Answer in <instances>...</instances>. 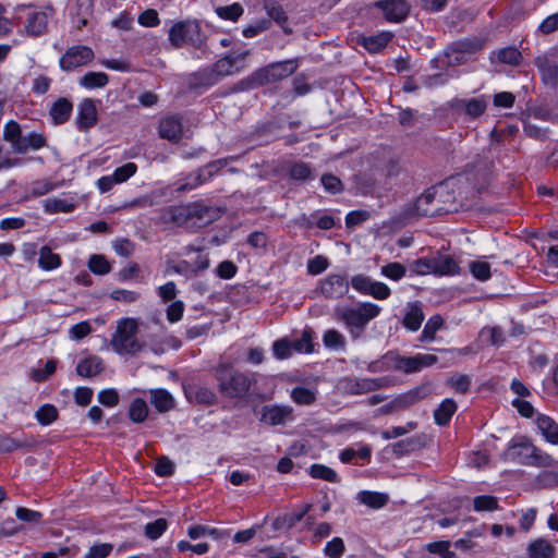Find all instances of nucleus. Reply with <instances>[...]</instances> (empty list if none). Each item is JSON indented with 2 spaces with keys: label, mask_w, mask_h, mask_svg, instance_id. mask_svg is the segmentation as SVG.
Wrapping results in <instances>:
<instances>
[{
  "label": "nucleus",
  "mask_w": 558,
  "mask_h": 558,
  "mask_svg": "<svg viewBox=\"0 0 558 558\" xmlns=\"http://www.w3.org/2000/svg\"><path fill=\"white\" fill-rule=\"evenodd\" d=\"M294 351L299 353H312L314 351L313 345V331L311 329L304 330L300 339L291 342Z\"/></svg>",
  "instance_id": "obj_43"
},
{
  "label": "nucleus",
  "mask_w": 558,
  "mask_h": 558,
  "mask_svg": "<svg viewBox=\"0 0 558 558\" xmlns=\"http://www.w3.org/2000/svg\"><path fill=\"white\" fill-rule=\"evenodd\" d=\"M487 105L488 98L485 95L470 99H458L456 101V108L463 109L465 114L472 119L482 116L486 111Z\"/></svg>",
  "instance_id": "obj_23"
},
{
  "label": "nucleus",
  "mask_w": 558,
  "mask_h": 558,
  "mask_svg": "<svg viewBox=\"0 0 558 558\" xmlns=\"http://www.w3.org/2000/svg\"><path fill=\"white\" fill-rule=\"evenodd\" d=\"M62 264L59 254L52 252L49 246H43L39 250L38 266L46 271L54 270Z\"/></svg>",
  "instance_id": "obj_34"
},
{
  "label": "nucleus",
  "mask_w": 558,
  "mask_h": 558,
  "mask_svg": "<svg viewBox=\"0 0 558 558\" xmlns=\"http://www.w3.org/2000/svg\"><path fill=\"white\" fill-rule=\"evenodd\" d=\"M437 361L436 355L423 353L413 356H401L395 352H388L383 357V364L387 369L400 371L404 374L421 372L423 368L436 364Z\"/></svg>",
  "instance_id": "obj_7"
},
{
  "label": "nucleus",
  "mask_w": 558,
  "mask_h": 558,
  "mask_svg": "<svg viewBox=\"0 0 558 558\" xmlns=\"http://www.w3.org/2000/svg\"><path fill=\"white\" fill-rule=\"evenodd\" d=\"M189 204L168 206L161 210L160 218L166 223H174L191 229Z\"/></svg>",
  "instance_id": "obj_19"
},
{
  "label": "nucleus",
  "mask_w": 558,
  "mask_h": 558,
  "mask_svg": "<svg viewBox=\"0 0 558 558\" xmlns=\"http://www.w3.org/2000/svg\"><path fill=\"white\" fill-rule=\"evenodd\" d=\"M216 13L223 20L235 22L243 14V8L239 3H232L230 5L217 8Z\"/></svg>",
  "instance_id": "obj_47"
},
{
  "label": "nucleus",
  "mask_w": 558,
  "mask_h": 558,
  "mask_svg": "<svg viewBox=\"0 0 558 558\" xmlns=\"http://www.w3.org/2000/svg\"><path fill=\"white\" fill-rule=\"evenodd\" d=\"M414 210L418 216H436L444 209L439 206L436 192L427 190L415 201Z\"/></svg>",
  "instance_id": "obj_20"
},
{
  "label": "nucleus",
  "mask_w": 558,
  "mask_h": 558,
  "mask_svg": "<svg viewBox=\"0 0 558 558\" xmlns=\"http://www.w3.org/2000/svg\"><path fill=\"white\" fill-rule=\"evenodd\" d=\"M535 65L546 81H555L558 76V50L553 49L535 58Z\"/></svg>",
  "instance_id": "obj_17"
},
{
  "label": "nucleus",
  "mask_w": 558,
  "mask_h": 558,
  "mask_svg": "<svg viewBox=\"0 0 558 558\" xmlns=\"http://www.w3.org/2000/svg\"><path fill=\"white\" fill-rule=\"evenodd\" d=\"M534 451L535 446L530 442H511L504 452V459L519 464L529 465L531 462V454Z\"/></svg>",
  "instance_id": "obj_18"
},
{
  "label": "nucleus",
  "mask_w": 558,
  "mask_h": 558,
  "mask_svg": "<svg viewBox=\"0 0 558 558\" xmlns=\"http://www.w3.org/2000/svg\"><path fill=\"white\" fill-rule=\"evenodd\" d=\"M536 427L547 442L558 445V424L551 417L538 414Z\"/></svg>",
  "instance_id": "obj_25"
},
{
  "label": "nucleus",
  "mask_w": 558,
  "mask_h": 558,
  "mask_svg": "<svg viewBox=\"0 0 558 558\" xmlns=\"http://www.w3.org/2000/svg\"><path fill=\"white\" fill-rule=\"evenodd\" d=\"M411 270L415 272L416 275H427V274H434V256L433 257H424L415 260L411 265Z\"/></svg>",
  "instance_id": "obj_58"
},
{
  "label": "nucleus",
  "mask_w": 558,
  "mask_h": 558,
  "mask_svg": "<svg viewBox=\"0 0 558 558\" xmlns=\"http://www.w3.org/2000/svg\"><path fill=\"white\" fill-rule=\"evenodd\" d=\"M405 267L403 265H401L400 263H389L385 266L381 267V275L391 279V280H395V281H398L400 280L401 278L404 277L405 275Z\"/></svg>",
  "instance_id": "obj_57"
},
{
  "label": "nucleus",
  "mask_w": 558,
  "mask_h": 558,
  "mask_svg": "<svg viewBox=\"0 0 558 558\" xmlns=\"http://www.w3.org/2000/svg\"><path fill=\"white\" fill-rule=\"evenodd\" d=\"M458 407L453 399L447 398L442 400L439 407L434 412V418L439 426L447 425L452 415L456 413Z\"/></svg>",
  "instance_id": "obj_32"
},
{
  "label": "nucleus",
  "mask_w": 558,
  "mask_h": 558,
  "mask_svg": "<svg viewBox=\"0 0 558 558\" xmlns=\"http://www.w3.org/2000/svg\"><path fill=\"white\" fill-rule=\"evenodd\" d=\"M357 500L372 509H380L388 504L389 497L384 493L363 490L357 494Z\"/></svg>",
  "instance_id": "obj_33"
},
{
  "label": "nucleus",
  "mask_w": 558,
  "mask_h": 558,
  "mask_svg": "<svg viewBox=\"0 0 558 558\" xmlns=\"http://www.w3.org/2000/svg\"><path fill=\"white\" fill-rule=\"evenodd\" d=\"M104 369L102 360L99 356H88L82 360L76 367V372L81 377L89 378L98 375Z\"/></svg>",
  "instance_id": "obj_30"
},
{
  "label": "nucleus",
  "mask_w": 558,
  "mask_h": 558,
  "mask_svg": "<svg viewBox=\"0 0 558 558\" xmlns=\"http://www.w3.org/2000/svg\"><path fill=\"white\" fill-rule=\"evenodd\" d=\"M97 122V108L94 100L84 99L77 110L76 126L80 131H86Z\"/></svg>",
  "instance_id": "obj_21"
},
{
  "label": "nucleus",
  "mask_w": 558,
  "mask_h": 558,
  "mask_svg": "<svg viewBox=\"0 0 558 558\" xmlns=\"http://www.w3.org/2000/svg\"><path fill=\"white\" fill-rule=\"evenodd\" d=\"M73 105L72 102L64 98H58L51 106L49 110V116L54 125H60L65 123L72 113Z\"/></svg>",
  "instance_id": "obj_24"
},
{
  "label": "nucleus",
  "mask_w": 558,
  "mask_h": 558,
  "mask_svg": "<svg viewBox=\"0 0 558 558\" xmlns=\"http://www.w3.org/2000/svg\"><path fill=\"white\" fill-rule=\"evenodd\" d=\"M274 354L277 359L283 360L291 356L293 348L287 339H280L274 342Z\"/></svg>",
  "instance_id": "obj_63"
},
{
  "label": "nucleus",
  "mask_w": 558,
  "mask_h": 558,
  "mask_svg": "<svg viewBox=\"0 0 558 558\" xmlns=\"http://www.w3.org/2000/svg\"><path fill=\"white\" fill-rule=\"evenodd\" d=\"M529 558H554L555 546L545 538H537L531 542L526 548Z\"/></svg>",
  "instance_id": "obj_27"
},
{
  "label": "nucleus",
  "mask_w": 558,
  "mask_h": 558,
  "mask_svg": "<svg viewBox=\"0 0 558 558\" xmlns=\"http://www.w3.org/2000/svg\"><path fill=\"white\" fill-rule=\"evenodd\" d=\"M168 39L174 48L185 45L201 48L204 44L201 24L196 20L187 19L175 22L168 32Z\"/></svg>",
  "instance_id": "obj_6"
},
{
  "label": "nucleus",
  "mask_w": 558,
  "mask_h": 558,
  "mask_svg": "<svg viewBox=\"0 0 558 558\" xmlns=\"http://www.w3.org/2000/svg\"><path fill=\"white\" fill-rule=\"evenodd\" d=\"M380 311V306L371 302H363L356 306H336L333 318L343 323L352 339H357L364 332L367 324L377 317Z\"/></svg>",
  "instance_id": "obj_1"
},
{
  "label": "nucleus",
  "mask_w": 558,
  "mask_h": 558,
  "mask_svg": "<svg viewBox=\"0 0 558 558\" xmlns=\"http://www.w3.org/2000/svg\"><path fill=\"white\" fill-rule=\"evenodd\" d=\"M298 69V61L290 59L280 62H274L258 69L246 80L241 81L242 89L254 88L268 83H274L292 75Z\"/></svg>",
  "instance_id": "obj_4"
},
{
  "label": "nucleus",
  "mask_w": 558,
  "mask_h": 558,
  "mask_svg": "<svg viewBox=\"0 0 558 558\" xmlns=\"http://www.w3.org/2000/svg\"><path fill=\"white\" fill-rule=\"evenodd\" d=\"M428 385H421L397 396L387 407L386 412L399 411L409 408L429 395Z\"/></svg>",
  "instance_id": "obj_12"
},
{
  "label": "nucleus",
  "mask_w": 558,
  "mask_h": 558,
  "mask_svg": "<svg viewBox=\"0 0 558 558\" xmlns=\"http://www.w3.org/2000/svg\"><path fill=\"white\" fill-rule=\"evenodd\" d=\"M195 78L197 81V84L205 87H210L217 84L220 78L217 74V71H215V66L206 68L201 71H198L195 74Z\"/></svg>",
  "instance_id": "obj_46"
},
{
  "label": "nucleus",
  "mask_w": 558,
  "mask_h": 558,
  "mask_svg": "<svg viewBox=\"0 0 558 558\" xmlns=\"http://www.w3.org/2000/svg\"><path fill=\"white\" fill-rule=\"evenodd\" d=\"M35 418L40 425L48 426L58 418V410L53 404L46 403L36 411Z\"/></svg>",
  "instance_id": "obj_41"
},
{
  "label": "nucleus",
  "mask_w": 558,
  "mask_h": 558,
  "mask_svg": "<svg viewBox=\"0 0 558 558\" xmlns=\"http://www.w3.org/2000/svg\"><path fill=\"white\" fill-rule=\"evenodd\" d=\"M386 21L400 23L407 19L410 12V4L405 0H379L375 2Z\"/></svg>",
  "instance_id": "obj_11"
},
{
  "label": "nucleus",
  "mask_w": 558,
  "mask_h": 558,
  "mask_svg": "<svg viewBox=\"0 0 558 558\" xmlns=\"http://www.w3.org/2000/svg\"><path fill=\"white\" fill-rule=\"evenodd\" d=\"M434 269L437 276H456L460 274L458 262L450 255L434 256Z\"/></svg>",
  "instance_id": "obj_26"
},
{
  "label": "nucleus",
  "mask_w": 558,
  "mask_h": 558,
  "mask_svg": "<svg viewBox=\"0 0 558 558\" xmlns=\"http://www.w3.org/2000/svg\"><path fill=\"white\" fill-rule=\"evenodd\" d=\"M471 377L469 375L459 374L450 376L446 384L458 393H466L471 387Z\"/></svg>",
  "instance_id": "obj_44"
},
{
  "label": "nucleus",
  "mask_w": 558,
  "mask_h": 558,
  "mask_svg": "<svg viewBox=\"0 0 558 558\" xmlns=\"http://www.w3.org/2000/svg\"><path fill=\"white\" fill-rule=\"evenodd\" d=\"M151 405L160 413L168 412L174 408V399L166 389H151L149 391Z\"/></svg>",
  "instance_id": "obj_29"
},
{
  "label": "nucleus",
  "mask_w": 558,
  "mask_h": 558,
  "mask_svg": "<svg viewBox=\"0 0 558 558\" xmlns=\"http://www.w3.org/2000/svg\"><path fill=\"white\" fill-rule=\"evenodd\" d=\"M292 400L301 405H310L316 400V392L305 387H295L291 391Z\"/></svg>",
  "instance_id": "obj_42"
},
{
  "label": "nucleus",
  "mask_w": 558,
  "mask_h": 558,
  "mask_svg": "<svg viewBox=\"0 0 558 558\" xmlns=\"http://www.w3.org/2000/svg\"><path fill=\"white\" fill-rule=\"evenodd\" d=\"M137 22L145 27H156L160 24V19L156 10L147 9L138 15Z\"/></svg>",
  "instance_id": "obj_61"
},
{
  "label": "nucleus",
  "mask_w": 558,
  "mask_h": 558,
  "mask_svg": "<svg viewBox=\"0 0 558 558\" xmlns=\"http://www.w3.org/2000/svg\"><path fill=\"white\" fill-rule=\"evenodd\" d=\"M265 11L267 15L271 20H274L279 26H281L286 33L291 32L289 28L286 27V24L288 22V15L279 2L267 1L265 3Z\"/></svg>",
  "instance_id": "obj_37"
},
{
  "label": "nucleus",
  "mask_w": 558,
  "mask_h": 558,
  "mask_svg": "<svg viewBox=\"0 0 558 558\" xmlns=\"http://www.w3.org/2000/svg\"><path fill=\"white\" fill-rule=\"evenodd\" d=\"M108 82L109 76L105 72H87L80 78V85L85 89L102 88Z\"/></svg>",
  "instance_id": "obj_38"
},
{
  "label": "nucleus",
  "mask_w": 558,
  "mask_h": 558,
  "mask_svg": "<svg viewBox=\"0 0 558 558\" xmlns=\"http://www.w3.org/2000/svg\"><path fill=\"white\" fill-rule=\"evenodd\" d=\"M323 343L326 348L335 351L344 350L345 337L336 329H328L323 336Z\"/></svg>",
  "instance_id": "obj_40"
},
{
  "label": "nucleus",
  "mask_w": 558,
  "mask_h": 558,
  "mask_svg": "<svg viewBox=\"0 0 558 558\" xmlns=\"http://www.w3.org/2000/svg\"><path fill=\"white\" fill-rule=\"evenodd\" d=\"M191 229H199L216 221L221 216L220 208L205 202L189 203Z\"/></svg>",
  "instance_id": "obj_8"
},
{
  "label": "nucleus",
  "mask_w": 558,
  "mask_h": 558,
  "mask_svg": "<svg viewBox=\"0 0 558 558\" xmlns=\"http://www.w3.org/2000/svg\"><path fill=\"white\" fill-rule=\"evenodd\" d=\"M426 549L430 554L439 555L441 558H452L454 553L450 550L449 541H437L426 545Z\"/></svg>",
  "instance_id": "obj_55"
},
{
  "label": "nucleus",
  "mask_w": 558,
  "mask_h": 558,
  "mask_svg": "<svg viewBox=\"0 0 558 558\" xmlns=\"http://www.w3.org/2000/svg\"><path fill=\"white\" fill-rule=\"evenodd\" d=\"M113 546L109 543H97L89 547L85 553L84 558H107Z\"/></svg>",
  "instance_id": "obj_59"
},
{
  "label": "nucleus",
  "mask_w": 558,
  "mask_h": 558,
  "mask_svg": "<svg viewBox=\"0 0 558 558\" xmlns=\"http://www.w3.org/2000/svg\"><path fill=\"white\" fill-rule=\"evenodd\" d=\"M240 57H230L227 56L225 58H221L218 60L214 66L215 71H217V74L219 78L221 80L225 76L234 75L242 71L243 65H238V62L240 61Z\"/></svg>",
  "instance_id": "obj_31"
},
{
  "label": "nucleus",
  "mask_w": 558,
  "mask_h": 558,
  "mask_svg": "<svg viewBox=\"0 0 558 558\" xmlns=\"http://www.w3.org/2000/svg\"><path fill=\"white\" fill-rule=\"evenodd\" d=\"M522 56L521 52L513 47L501 49L498 53V59L506 64L517 65L520 63Z\"/></svg>",
  "instance_id": "obj_60"
},
{
  "label": "nucleus",
  "mask_w": 558,
  "mask_h": 558,
  "mask_svg": "<svg viewBox=\"0 0 558 558\" xmlns=\"http://www.w3.org/2000/svg\"><path fill=\"white\" fill-rule=\"evenodd\" d=\"M345 550L344 542L341 537H333L327 542L324 554L329 558H340Z\"/></svg>",
  "instance_id": "obj_53"
},
{
  "label": "nucleus",
  "mask_w": 558,
  "mask_h": 558,
  "mask_svg": "<svg viewBox=\"0 0 558 558\" xmlns=\"http://www.w3.org/2000/svg\"><path fill=\"white\" fill-rule=\"evenodd\" d=\"M75 208L73 202L61 197H49L44 201V210L47 214L71 213Z\"/></svg>",
  "instance_id": "obj_36"
},
{
  "label": "nucleus",
  "mask_w": 558,
  "mask_h": 558,
  "mask_svg": "<svg viewBox=\"0 0 558 558\" xmlns=\"http://www.w3.org/2000/svg\"><path fill=\"white\" fill-rule=\"evenodd\" d=\"M475 511H493L498 508V500L494 496L481 495L473 500Z\"/></svg>",
  "instance_id": "obj_50"
},
{
  "label": "nucleus",
  "mask_w": 558,
  "mask_h": 558,
  "mask_svg": "<svg viewBox=\"0 0 558 558\" xmlns=\"http://www.w3.org/2000/svg\"><path fill=\"white\" fill-rule=\"evenodd\" d=\"M183 134V125L181 119L170 116L162 119L159 123V135L172 143H178Z\"/></svg>",
  "instance_id": "obj_22"
},
{
  "label": "nucleus",
  "mask_w": 558,
  "mask_h": 558,
  "mask_svg": "<svg viewBox=\"0 0 558 558\" xmlns=\"http://www.w3.org/2000/svg\"><path fill=\"white\" fill-rule=\"evenodd\" d=\"M322 294L327 299H339L349 291V282L344 275L330 274L319 282Z\"/></svg>",
  "instance_id": "obj_13"
},
{
  "label": "nucleus",
  "mask_w": 558,
  "mask_h": 558,
  "mask_svg": "<svg viewBox=\"0 0 558 558\" xmlns=\"http://www.w3.org/2000/svg\"><path fill=\"white\" fill-rule=\"evenodd\" d=\"M168 523L166 519H157L154 522H149L145 525V535L149 539L159 538L167 530Z\"/></svg>",
  "instance_id": "obj_49"
},
{
  "label": "nucleus",
  "mask_w": 558,
  "mask_h": 558,
  "mask_svg": "<svg viewBox=\"0 0 558 558\" xmlns=\"http://www.w3.org/2000/svg\"><path fill=\"white\" fill-rule=\"evenodd\" d=\"M470 271L474 278L481 281H486L492 276L490 265L482 260L470 263Z\"/></svg>",
  "instance_id": "obj_52"
},
{
  "label": "nucleus",
  "mask_w": 558,
  "mask_h": 558,
  "mask_svg": "<svg viewBox=\"0 0 558 558\" xmlns=\"http://www.w3.org/2000/svg\"><path fill=\"white\" fill-rule=\"evenodd\" d=\"M392 38V33L381 32L379 34L362 37L359 39L361 44L368 52L377 53L383 50Z\"/></svg>",
  "instance_id": "obj_28"
},
{
  "label": "nucleus",
  "mask_w": 558,
  "mask_h": 558,
  "mask_svg": "<svg viewBox=\"0 0 558 558\" xmlns=\"http://www.w3.org/2000/svg\"><path fill=\"white\" fill-rule=\"evenodd\" d=\"M529 465L537 468L554 466L556 464L551 456L535 447V451L531 454Z\"/></svg>",
  "instance_id": "obj_51"
},
{
  "label": "nucleus",
  "mask_w": 558,
  "mask_h": 558,
  "mask_svg": "<svg viewBox=\"0 0 558 558\" xmlns=\"http://www.w3.org/2000/svg\"><path fill=\"white\" fill-rule=\"evenodd\" d=\"M390 386V379L379 378H354L349 380L347 389L352 395H363Z\"/></svg>",
  "instance_id": "obj_15"
},
{
  "label": "nucleus",
  "mask_w": 558,
  "mask_h": 558,
  "mask_svg": "<svg viewBox=\"0 0 558 558\" xmlns=\"http://www.w3.org/2000/svg\"><path fill=\"white\" fill-rule=\"evenodd\" d=\"M88 268L96 275H106L110 271V264L102 255H92L88 260Z\"/></svg>",
  "instance_id": "obj_48"
},
{
  "label": "nucleus",
  "mask_w": 558,
  "mask_h": 558,
  "mask_svg": "<svg viewBox=\"0 0 558 558\" xmlns=\"http://www.w3.org/2000/svg\"><path fill=\"white\" fill-rule=\"evenodd\" d=\"M310 474L314 478H320L331 483L338 482L336 471L324 464H313L310 468Z\"/></svg>",
  "instance_id": "obj_45"
},
{
  "label": "nucleus",
  "mask_w": 558,
  "mask_h": 558,
  "mask_svg": "<svg viewBox=\"0 0 558 558\" xmlns=\"http://www.w3.org/2000/svg\"><path fill=\"white\" fill-rule=\"evenodd\" d=\"M441 325L442 318L439 315L432 316L424 326L421 335L422 340H433Z\"/></svg>",
  "instance_id": "obj_54"
},
{
  "label": "nucleus",
  "mask_w": 558,
  "mask_h": 558,
  "mask_svg": "<svg viewBox=\"0 0 558 558\" xmlns=\"http://www.w3.org/2000/svg\"><path fill=\"white\" fill-rule=\"evenodd\" d=\"M92 330V325L87 320H84L70 328L69 337L73 340H81L88 336Z\"/></svg>",
  "instance_id": "obj_64"
},
{
  "label": "nucleus",
  "mask_w": 558,
  "mask_h": 558,
  "mask_svg": "<svg viewBox=\"0 0 558 558\" xmlns=\"http://www.w3.org/2000/svg\"><path fill=\"white\" fill-rule=\"evenodd\" d=\"M137 171V166L134 162H128L121 167H118L112 175L117 182V184L123 183L128 181L131 177H133Z\"/></svg>",
  "instance_id": "obj_56"
},
{
  "label": "nucleus",
  "mask_w": 558,
  "mask_h": 558,
  "mask_svg": "<svg viewBox=\"0 0 558 558\" xmlns=\"http://www.w3.org/2000/svg\"><path fill=\"white\" fill-rule=\"evenodd\" d=\"M50 14L43 10H28L26 12L24 29L31 37H38L46 33Z\"/></svg>",
  "instance_id": "obj_14"
},
{
  "label": "nucleus",
  "mask_w": 558,
  "mask_h": 558,
  "mask_svg": "<svg viewBox=\"0 0 558 558\" xmlns=\"http://www.w3.org/2000/svg\"><path fill=\"white\" fill-rule=\"evenodd\" d=\"M289 173L293 180L304 181L311 177L312 170L305 162H295L290 167Z\"/></svg>",
  "instance_id": "obj_62"
},
{
  "label": "nucleus",
  "mask_w": 558,
  "mask_h": 558,
  "mask_svg": "<svg viewBox=\"0 0 558 558\" xmlns=\"http://www.w3.org/2000/svg\"><path fill=\"white\" fill-rule=\"evenodd\" d=\"M424 320V313L417 304H409L408 311L403 318V326L411 331L420 329Z\"/></svg>",
  "instance_id": "obj_35"
},
{
  "label": "nucleus",
  "mask_w": 558,
  "mask_h": 558,
  "mask_svg": "<svg viewBox=\"0 0 558 558\" xmlns=\"http://www.w3.org/2000/svg\"><path fill=\"white\" fill-rule=\"evenodd\" d=\"M293 409L289 405H265L260 421L269 425H282L293 421Z\"/></svg>",
  "instance_id": "obj_16"
},
{
  "label": "nucleus",
  "mask_w": 558,
  "mask_h": 558,
  "mask_svg": "<svg viewBox=\"0 0 558 558\" xmlns=\"http://www.w3.org/2000/svg\"><path fill=\"white\" fill-rule=\"evenodd\" d=\"M220 392L229 398L244 397L252 386V378L233 369L227 364L220 365L216 371Z\"/></svg>",
  "instance_id": "obj_5"
},
{
  "label": "nucleus",
  "mask_w": 558,
  "mask_h": 558,
  "mask_svg": "<svg viewBox=\"0 0 558 558\" xmlns=\"http://www.w3.org/2000/svg\"><path fill=\"white\" fill-rule=\"evenodd\" d=\"M93 59L94 51L92 48L78 45L69 48L60 58L59 63L63 71H72L75 68L89 63Z\"/></svg>",
  "instance_id": "obj_10"
},
{
  "label": "nucleus",
  "mask_w": 558,
  "mask_h": 558,
  "mask_svg": "<svg viewBox=\"0 0 558 558\" xmlns=\"http://www.w3.org/2000/svg\"><path fill=\"white\" fill-rule=\"evenodd\" d=\"M226 166L225 159L215 160L207 163L204 168L191 173L186 178V182L177 186L178 192H186L196 189L213 178L215 173Z\"/></svg>",
  "instance_id": "obj_9"
},
{
  "label": "nucleus",
  "mask_w": 558,
  "mask_h": 558,
  "mask_svg": "<svg viewBox=\"0 0 558 558\" xmlns=\"http://www.w3.org/2000/svg\"><path fill=\"white\" fill-rule=\"evenodd\" d=\"M148 416L147 402L142 398L132 400L129 407V417L133 423H143Z\"/></svg>",
  "instance_id": "obj_39"
},
{
  "label": "nucleus",
  "mask_w": 558,
  "mask_h": 558,
  "mask_svg": "<svg viewBox=\"0 0 558 558\" xmlns=\"http://www.w3.org/2000/svg\"><path fill=\"white\" fill-rule=\"evenodd\" d=\"M3 138L10 144L12 151L19 155L47 146V140L43 133L33 131L23 135L20 124L14 120L5 123Z\"/></svg>",
  "instance_id": "obj_3"
},
{
  "label": "nucleus",
  "mask_w": 558,
  "mask_h": 558,
  "mask_svg": "<svg viewBox=\"0 0 558 558\" xmlns=\"http://www.w3.org/2000/svg\"><path fill=\"white\" fill-rule=\"evenodd\" d=\"M137 331L138 324L136 319L130 317L120 319L110 339L112 350L120 355H135L138 353L143 345L136 337Z\"/></svg>",
  "instance_id": "obj_2"
}]
</instances>
